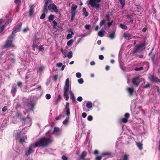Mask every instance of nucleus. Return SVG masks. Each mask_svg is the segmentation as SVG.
<instances>
[{"mask_svg": "<svg viewBox=\"0 0 160 160\" xmlns=\"http://www.w3.org/2000/svg\"><path fill=\"white\" fill-rule=\"evenodd\" d=\"M14 2L16 4H18L21 2V0H14Z\"/></svg>", "mask_w": 160, "mask_h": 160, "instance_id": "obj_55", "label": "nucleus"}, {"mask_svg": "<svg viewBox=\"0 0 160 160\" xmlns=\"http://www.w3.org/2000/svg\"><path fill=\"white\" fill-rule=\"evenodd\" d=\"M34 6L32 5L30 7V10L29 11V14L30 16H31L34 12Z\"/></svg>", "mask_w": 160, "mask_h": 160, "instance_id": "obj_26", "label": "nucleus"}, {"mask_svg": "<svg viewBox=\"0 0 160 160\" xmlns=\"http://www.w3.org/2000/svg\"><path fill=\"white\" fill-rule=\"evenodd\" d=\"M132 82L134 85L138 86L140 83L139 77H137L134 78L132 80Z\"/></svg>", "mask_w": 160, "mask_h": 160, "instance_id": "obj_11", "label": "nucleus"}, {"mask_svg": "<svg viewBox=\"0 0 160 160\" xmlns=\"http://www.w3.org/2000/svg\"><path fill=\"white\" fill-rule=\"evenodd\" d=\"M86 152L85 151H83L82 152L81 155L80 156V158L82 159H84L85 158V157L86 156Z\"/></svg>", "mask_w": 160, "mask_h": 160, "instance_id": "obj_25", "label": "nucleus"}, {"mask_svg": "<svg viewBox=\"0 0 160 160\" xmlns=\"http://www.w3.org/2000/svg\"><path fill=\"white\" fill-rule=\"evenodd\" d=\"M102 158L101 156H99L96 158V160H101Z\"/></svg>", "mask_w": 160, "mask_h": 160, "instance_id": "obj_64", "label": "nucleus"}, {"mask_svg": "<svg viewBox=\"0 0 160 160\" xmlns=\"http://www.w3.org/2000/svg\"><path fill=\"white\" fill-rule=\"evenodd\" d=\"M47 6H44V8L43 10V13H47L48 12V10L47 9Z\"/></svg>", "mask_w": 160, "mask_h": 160, "instance_id": "obj_37", "label": "nucleus"}, {"mask_svg": "<svg viewBox=\"0 0 160 160\" xmlns=\"http://www.w3.org/2000/svg\"><path fill=\"white\" fill-rule=\"evenodd\" d=\"M91 27V26L89 24H87L85 26V29L87 30H89L90 28Z\"/></svg>", "mask_w": 160, "mask_h": 160, "instance_id": "obj_49", "label": "nucleus"}, {"mask_svg": "<svg viewBox=\"0 0 160 160\" xmlns=\"http://www.w3.org/2000/svg\"><path fill=\"white\" fill-rule=\"evenodd\" d=\"M86 105L88 109H91L92 106V103L91 102H89L86 103Z\"/></svg>", "mask_w": 160, "mask_h": 160, "instance_id": "obj_24", "label": "nucleus"}, {"mask_svg": "<svg viewBox=\"0 0 160 160\" xmlns=\"http://www.w3.org/2000/svg\"><path fill=\"white\" fill-rule=\"evenodd\" d=\"M143 69V68L142 67H140L139 68H136L135 69V71H139L142 70Z\"/></svg>", "mask_w": 160, "mask_h": 160, "instance_id": "obj_53", "label": "nucleus"}, {"mask_svg": "<svg viewBox=\"0 0 160 160\" xmlns=\"http://www.w3.org/2000/svg\"><path fill=\"white\" fill-rule=\"evenodd\" d=\"M45 97L47 99H49L51 98V96L49 94H47L46 95Z\"/></svg>", "mask_w": 160, "mask_h": 160, "instance_id": "obj_46", "label": "nucleus"}, {"mask_svg": "<svg viewBox=\"0 0 160 160\" xmlns=\"http://www.w3.org/2000/svg\"><path fill=\"white\" fill-rule=\"evenodd\" d=\"M127 90L130 96H132L133 95V93L135 92L134 90V88L132 87H127Z\"/></svg>", "mask_w": 160, "mask_h": 160, "instance_id": "obj_16", "label": "nucleus"}, {"mask_svg": "<svg viewBox=\"0 0 160 160\" xmlns=\"http://www.w3.org/2000/svg\"><path fill=\"white\" fill-rule=\"evenodd\" d=\"M71 17L74 18L75 17V14L76 13L75 12H71Z\"/></svg>", "mask_w": 160, "mask_h": 160, "instance_id": "obj_63", "label": "nucleus"}, {"mask_svg": "<svg viewBox=\"0 0 160 160\" xmlns=\"http://www.w3.org/2000/svg\"><path fill=\"white\" fill-rule=\"evenodd\" d=\"M93 118L91 115H89L88 116L87 119L88 121H91L92 120Z\"/></svg>", "mask_w": 160, "mask_h": 160, "instance_id": "obj_43", "label": "nucleus"}, {"mask_svg": "<svg viewBox=\"0 0 160 160\" xmlns=\"http://www.w3.org/2000/svg\"><path fill=\"white\" fill-rule=\"evenodd\" d=\"M111 155V153L108 152H106L102 153L101 155L103 156H108Z\"/></svg>", "mask_w": 160, "mask_h": 160, "instance_id": "obj_35", "label": "nucleus"}, {"mask_svg": "<svg viewBox=\"0 0 160 160\" xmlns=\"http://www.w3.org/2000/svg\"><path fill=\"white\" fill-rule=\"evenodd\" d=\"M129 117L130 114L128 113H126L124 114V118L119 119V122L120 123H121L122 122L124 123L127 122L128 121V119Z\"/></svg>", "mask_w": 160, "mask_h": 160, "instance_id": "obj_8", "label": "nucleus"}, {"mask_svg": "<svg viewBox=\"0 0 160 160\" xmlns=\"http://www.w3.org/2000/svg\"><path fill=\"white\" fill-rule=\"evenodd\" d=\"M136 145L138 148L140 150H141L142 149V144L140 142H136Z\"/></svg>", "mask_w": 160, "mask_h": 160, "instance_id": "obj_30", "label": "nucleus"}, {"mask_svg": "<svg viewBox=\"0 0 160 160\" xmlns=\"http://www.w3.org/2000/svg\"><path fill=\"white\" fill-rule=\"evenodd\" d=\"M145 46V44L143 43L137 46H136L134 50L133 51V53H136L138 52H142L144 49V47Z\"/></svg>", "mask_w": 160, "mask_h": 160, "instance_id": "obj_6", "label": "nucleus"}, {"mask_svg": "<svg viewBox=\"0 0 160 160\" xmlns=\"http://www.w3.org/2000/svg\"><path fill=\"white\" fill-rule=\"evenodd\" d=\"M45 13H43L41 16L40 18L41 19H43L45 18Z\"/></svg>", "mask_w": 160, "mask_h": 160, "instance_id": "obj_54", "label": "nucleus"}, {"mask_svg": "<svg viewBox=\"0 0 160 160\" xmlns=\"http://www.w3.org/2000/svg\"><path fill=\"white\" fill-rule=\"evenodd\" d=\"M149 78L151 81L154 82H159L160 81L158 78L154 75H152L150 76Z\"/></svg>", "mask_w": 160, "mask_h": 160, "instance_id": "obj_17", "label": "nucleus"}, {"mask_svg": "<svg viewBox=\"0 0 160 160\" xmlns=\"http://www.w3.org/2000/svg\"><path fill=\"white\" fill-rule=\"evenodd\" d=\"M23 133V130L22 131H15L14 132V136L16 138H18L22 133Z\"/></svg>", "mask_w": 160, "mask_h": 160, "instance_id": "obj_14", "label": "nucleus"}, {"mask_svg": "<svg viewBox=\"0 0 160 160\" xmlns=\"http://www.w3.org/2000/svg\"><path fill=\"white\" fill-rule=\"evenodd\" d=\"M61 117H62L63 118H64V116L63 115H62L61 114H60L58 117H56L55 118V119L56 120H58Z\"/></svg>", "mask_w": 160, "mask_h": 160, "instance_id": "obj_47", "label": "nucleus"}, {"mask_svg": "<svg viewBox=\"0 0 160 160\" xmlns=\"http://www.w3.org/2000/svg\"><path fill=\"white\" fill-rule=\"evenodd\" d=\"M61 51L62 52V54H63V57L64 58H66L67 57V51L66 50H61Z\"/></svg>", "mask_w": 160, "mask_h": 160, "instance_id": "obj_31", "label": "nucleus"}, {"mask_svg": "<svg viewBox=\"0 0 160 160\" xmlns=\"http://www.w3.org/2000/svg\"><path fill=\"white\" fill-rule=\"evenodd\" d=\"M32 48L33 50H35V49H36L38 50V51H42L44 49L43 46H38L37 45L35 44H33L32 46Z\"/></svg>", "mask_w": 160, "mask_h": 160, "instance_id": "obj_12", "label": "nucleus"}, {"mask_svg": "<svg viewBox=\"0 0 160 160\" xmlns=\"http://www.w3.org/2000/svg\"><path fill=\"white\" fill-rule=\"evenodd\" d=\"M52 141V138L51 137L49 138H43L41 139L39 141L36 142L34 144H32L29 146L27 151L25 153V155L28 156L33 152L34 151L33 149V148H35L38 146H46Z\"/></svg>", "mask_w": 160, "mask_h": 160, "instance_id": "obj_1", "label": "nucleus"}, {"mask_svg": "<svg viewBox=\"0 0 160 160\" xmlns=\"http://www.w3.org/2000/svg\"><path fill=\"white\" fill-rule=\"evenodd\" d=\"M27 139V138L26 136L21 137L19 140L20 142L22 143L25 142Z\"/></svg>", "mask_w": 160, "mask_h": 160, "instance_id": "obj_28", "label": "nucleus"}, {"mask_svg": "<svg viewBox=\"0 0 160 160\" xmlns=\"http://www.w3.org/2000/svg\"><path fill=\"white\" fill-rule=\"evenodd\" d=\"M124 36L125 38L127 40H129L131 39V37L129 33L125 32L124 33Z\"/></svg>", "mask_w": 160, "mask_h": 160, "instance_id": "obj_22", "label": "nucleus"}, {"mask_svg": "<svg viewBox=\"0 0 160 160\" xmlns=\"http://www.w3.org/2000/svg\"><path fill=\"white\" fill-rule=\"evenodd\" d=\"M16 87V85L15 84L13 85L12 86L11 92L13 95H15L17 91Z\"/></svg>", "mask_w": 160, "mask_h": 160, "instance_id": "obj_19", "label": "nucleus"}, {"mask_svg": "<svg viewBox=\"0 0 160 160\" xmlns=\"http://www.w3.org/2000/svg\"><path fill=\"white\" fill-rule=\"evenodd\" d=\"M99 58L100 60H102L104 58V57L102 55H100L99 56Z\"/></svg>", "mask_w": 160, "mask_h": 160, "instance_id": "obj_61", "label": "nucleus"}, {"mask_svg": "<svg viewBox=\"0 0 160 160\" xmlns=\"http://www.w3.org/2000/svg\"><path fill=\"white\" fill-rule=\"evenodd\" d=\"M70 84L69 83V79H67L65 82V85L64 88V96L66 101L69 99V92L70 93V97L71 99L75 98L74 94L72 92L70 88Z\"/></svg>", "mask_w": 160, "mask_h": 160, "instance_id": "obj_2", "label": "nucleus"}, {"mask_svg": "<svg viewBox=\"0 0 160 160\" xmlns=\"http://www.w3.org/2000/svg\"><path fill=\"white\" fill-rule=\"evenodd\" d=\"M87 116V114L86 112H83L82 113V116L83 118H85Z\"/></svg>", "mask_w": 160, "mask_h": 160, "instance_id": "obj_51", "label": "nucleus"}, {"mask_svg": "<svg viewBox=\"0 0 160 160\" xmlns=\"http://www.w3.org/2000/svg\"><path fill=\"white\" fill-rule=\"evenodd\" d=\"M71 34L69 33L68 34L67 38L68 39H69L72 37V35L74 34V33L71 30Z\"/></svg>", "mask_w": 160, "mask_h": 160, "instance_id": "obj_29", "label": "nucleus"}, {"mask_svg": "<svg viewBox=\"0 0 160 160\" xmlns=\"http://www.w3.org/2000/svg\"><path fill=\"white\" fill-rule=\"evenodd\" d=\"M24 122L27 127H29L31 125V119L29 117L24 119Z\"/></svg>", "mask_w": 160, "mask_h": 160, "instance_id": "obj_13", "label": "nucleus"}, {"mask_svg": "<svg viewBox=\"0 0 160 160\" xmlns=\"http://www.w3.org/2000/svg\"><path fill=\"white\" fill-rule=\"evenodd\" d=\"M115 30H113V31L109 34L108 37L111 39H113L115 37Z\"/></svg>", "mask_w": 160, "mask_h": 160, "instance_id": "obj_20", "label": "nucleus"}, {"mask_svg": "<svg viewBox=\"0 0 160 160\" xmlns=\"http://www.w3.org/2000/svg\"><path fill=\"white\" fill-rule=\"evenodd\" d=\"M12 21V19H8L7 20V22H6L5 24H8L9 23H10Z\"/></svg>", "mask_w": 160, "mask_h": 160, "instance_id": "obj_60", "label": "nucleus"}, {"mask_svg": "<svg viewBox=\"0 0 160 160\" xmlns=\"http://www.w3.org/2000/svg\"><path fill=\"white\" fill-rule=\"evenodd\" d=\"M82 100V97L79 96L77 98V100L79 102H81Z\"/></svg>", "mask_w": 160, "mask_h": 160, "instance_id": "obj_50", "label": "nucleus"}, {"mask_svg": "<svg viewBox=\"0 0 160 160\" xmlns=\"http://www.w3.org/2000/svg\"><path fill=\"white\" fill-rule=\"evenodd\" d=\"M76 76L77 78H79L81 77V74L80 72H77L76 74Z\"/></svg>", "mask_w": 160, "mask_h": 160, "instance_id": "obj_44", "label": "nucleus"}, {"mask_svg": "<svg viewBox=\"0 0 160 160\" xmlns=\"http://www.w3.org/2000/svg\"><path fill=\"white\" fill-rule=\"evenodd\" d=\"M72 53L71 51L69 52L68 53V56H67L68 58L69 59H70L72 58Z\"/></svg>", "mask_w": 160, "mask_h": 160, "instance_id": "obj_38", "label": "nucleus"}, {"mask_svg": "<svg viewBox=\"0 0 160 160\" xmlns=\"http://www.w3.org/2000/svg\"><path fill=\"white\" fill-rule=\"evenodd\" d=\"M61 131L58 127H55L53 132V133L56 136L60 135L61 133Z\"/></svg>", "mask_w": 160, "mask_h": 160, "instance_id": "obj_10", "label": "nucleus"}, {"mask_svg": "<svg viewBox=\"0 0 160 160\" xmlns=\"http://www.w3.org/2000/svg\"><path fill=\"white\" fill-rule=\"evenodd\" d=\"M35 105V103L34 102H30L27 104V106L28 107V108L29 109L32 110L33 107Z\"/></svg>", "mask_w": 160, "mask_h": 160, "instance_id": "obj_18", "label": "nucleus"}, {"mask_svg": "<svg viewBox=\"0 0 160 160\" xmlns=\"http://www.w3.org/2000/svg\"><path fill=\"white\" fill-rule=\"evenodd\" d=\"M44 69H45L44 67L43 66H42L38 68V73L41 72L42 71H43L44 70Z\"/></svg>", "mask_w": 160, "mask_h": 160, "instance_id": "obj_33", "label": "nucleus"}, {"mask_svg": "<svg viewBox=\"0 0 160 160\" xmlns=\"http://www.w3.org/2000/svg\"><path fill=\"white\" fill-rule=\"evenodd\" d=\"M62 66V63L61 62H59L57 64V66L58 67H60Z\"/></svg>", "mask_w": 160, "mask_h": 160, "instance_id": "obj_57", "label": "nucleus"}, {"mask_svg": "<svg viewBox=\"0 0 160 160\" xmlns=\"http://www.w3.org/2000/svg\"><path fill=\"white\" fill-rule=\"evenodd\" d=\"M69 117H66L65 120L62 122L63 124L65 126L68 125L69 122Z\"/></svg>", "mask_w": 160, "mask_h": 160, "instance_id": "obj_23", "label": "nucleus"}, {"mask_svg": "<svg viewBox=\"0 0 160 160\" xmlns=\"http://www.w3.org/2000/svg\"><path fill=\"white\" fill-rule=\"evenodd\" d=\"M14 37V35H12L11 36L9 37L6 42L4 46V48L15 47V45L12 43V41Z\"/></svg>", "mask_w": 160, "mask_h": 160, "instance_id": "obj_4", "label": "nucleus"}, {"mask_svg": "<svg viewBox=\"0 0 160 160\" xmlns=\"http://www.w3.org/2000/svg\"><path fill=\"white\" fill-rule=\"evenodd\" d=\"M73 42V41L71 39L67 43V44L68 46H70L71 45Z\"/></svg>", "mask_w": 160, "mask_h": 160, "instance_id": "obj_40", "label": "nucleus"}, {"mask_svg": "<svg viewBox=\"0 0 160 160\" xmlns=\"http://www.w3.org/2000/svg\"><path fill=\"white\" fill-rule=\"evenodd\" d=\"M54 18V16L53 15L51 14L48 17V20L50 22H51V21L53 20Z\"/></svg>", "mask_w": 160, "mask_h": 160, "instance_id": "obj_34", "label": "nucleus"}, {"mask_svg": "<svg viewBox=\"0 0 160 160\" xmlns=\"http://www.w3.org/2000/svg\"><path fill=\"white\" fill-rule=\"evenodd\" d=\"M69 103L67 102L66 103L64 109L62 113L63 115L66 116L67 117H69L70 115V110L69 108Z\"/></svg>", "mask_w": 160, "mask_h": 160, "instance_id": "obj_5", "label": "nucleus"}, {"mask_svg": "<svg viewBox=\"0 0 160 160\" xmlns=\"http://www.w3.org/2000/svg\"><path fill=\"white\" fill-rule=\"evenodd\" d=\"M77 7H78L77 5L74 4H72L71 7V12L76 13V10Z\"/></svg>", "mask_w": 160, "mask_h": 160, "instance_id": "obj_21", "label": "nucleus"}, {"mask_svg": "<svg viewBox=\"0 0 160 160\" xmlns=\"http://www.w3.org/2000/svg\"><path fill=\"white\" fill-rule=\"evenodd\" d=\"M62 159L63 160H68V158L65 156L63 155L62 157Z\"/></svg>", "mask_w": 160, "mask_h": 160, "instance_id": "obj_59", "label": "nucleus"}, {"mask_svg": "<svg viewBox=\"0 0 160 160\" xmlns=\"http://www.w3.org/2000/svg\"><path fill=\"white\" fill-rule=\"evenodd\" d=\"M120 27L121 28L125 29H126L127 28V26L126 25H125L123 24H120Z\"/></svg>", "mask_w": 160, "mask_h": 160, "instance_id": "obj_36", "label": "nucleus"}, {"mask_svg": "<svg viewBox=\"0 0 160 160\" xmlns=\"http://www.w3.org/2000/svg\"><path fill=\"white\" fill-rule=\"evenodd\" d=\"M105 20L104 19L102 20L99 23V25L100 27L102 26L105 22Z\"/></svg>", "mask_w": 160, "mask_h": 160, "instance_id": "obj_39", "label": "nucleus"}, {"mask_svg": "<svg viewBox=\"0 0 160 160\" xmlns=\"http://www.w3.org/2000/svg\"><path fill=\"white\" fill-rule=\"evenodd\" d=\"M5 27V25L0 26V33L2 31Z\"/></svg>", "mask_w": 160, "mask_h": 160, "instance_id": "obj_45", "label": "nucleus"}, {"mask_svg": "<svg viewBox=\"0 0 160 160\" xmlns=\"http://www.w3.org/2000/svg\"><path fill=\"white\" fill-rule=\"evenodd\" d=\"M78 82L80 84H82L83 83L84 81L83 78H80L78 80Z\"/></svg>", "mask_w": 160, "mask_h": 160, "instance_id": "obj_41", "label": "nucleus"}, {"mask_svg": "<svg viewBox=\"0 0 160 160\" xmlns=\"http://www.w3.org/2000/svg\"><path fill=\"white\" fill-rule=\"evenodd\" d=\"M121 4L122 7L124 6L125 4V1L124 0H118Z\"/></svg>", "mask_w": 160, "mask_h": 160, "instance_id": "obj_42", "label": "nucleus"}, {"mask_svg": "<svg viewBox=\"0 0 160 160\" xmlns=\"http://www.w3.org/2000/svg\"><path fill=\"white\" fill-rule=\"evenodd\" d=\"M50 0H45V3L44 5L48 6V3L50 2Z\"/></svg>", "mask_w": 160, "mask_h": 160, "instance_id": "obj_48", "label": "nucleus"}, {"mask_svg": "<svg viewBox=\"0 0 160 160\" xmlns=\"http://www.w3.org/2000/svg\"><path fill=\"white\" fill-rule=\"evenodd\" d=\"M48 8L52 12H54L55 13H57L58 11L57 6L53 3L49 4L48 6Z\"/></svg>", "mask_w": 160, "mask_h": 160, "instance_id": "obj_7", "label": "nucleus"}, {"mask_svg": "<svg viewBox=\"0 0 160 160\" xmlns=\"http://www.w3.org/2000/svg\"><path fill=\"white\" fill-rule=\"evenodd\" d=\"M106 19L108 21H109V15L108 14H107L106 15Z\"/></svg>", "mask_w": 160, "mask_h": 160, "instance_id": "obj_62", "label": "nucleus"}, {"mask_svg": "<svg viewBox=\"0 0 160 160\" xmlns=\"http://www.w3.org/2000/svg\"><path fill=\"white\" fill-rule=\"evenodd\" d=\"M101 0H88L87 3L89 5H90L92 8L98 9L100 7L99 4Z\"/></svg>", "mask_w": 160, "mask_h": 160, "instance_id": "obj_3", "label": "nucleus"}, {"mask_svg": "<svg viewBox=\"0 0 160 160\" xmlns=\"http://www.w3.org/2000/svg\"><path fill=\"white\" fill-rule=\"evenodd\" d=\"M7 110V108L6 107L4 106V107L2 109V111L3 112H5Z\"/></svg>", "mask_w": 160, "mask_h": 160, "instance_id": "obj_56", "label": "nucleus"}, {"mask_svg": "<svg viewBox=\"0 0 160 160\" xmlns=\"http://www.w3.org/2000/svg\"><path fill=\"white\" fill-rule=\"evenodd\" d=\"M129 156L127 154L124 155L121 159V160H128Z\"/></svg>", "mask_w": 160, "mask_h": 160, "instance_id": "obj_32", "label": "nucleus"}, {"mask_svg": "<svg viewBox=\"0 0 160 160\" xmlns=\"http://www.w3.org/2000/svg\"><path fill=\"white\" fill-rule=\"evenodd\" d=\"M53 24L54 27L57 26V23L55 21H53Z\"/></svg>", "mask_w": 160, "mask_h": 160, "instance_id": "obj_58", "label": "nucleus"}, {"mask_svg": "<svg viewBox=\"0 0 160 160\" xmlns=\"http://www.w3.org/2000/svg\"><path fill=\"white\" fill-rule=\"evenodd\" d=\"M22 25V23L21 22H20L14 27V29L12 32V35H14V34L20 31Z\"/></svg>", "mask_w": 160, "mask_h": 160, "instance_id": "obj_9", "label": "nucleus"}, {"mask_svg": "<svg viewBox=\"0 0 160 160\" xmlns=\"http://www.w3.org/2000/svg\"><path fill=\"white\" fill-rule=\"evenodd\" d=\"M58 76L57 75L54 76L53 77L52 79L54 81H56L57 79Z\"/></svg>", "mask_w": 160, "mask_h": 160, "instance_id": "obj_52", "label": "nucleus"}, {"mask_svg": "<svg viewBox=\"0 0 160 160\" xmlns=\"http://www.w3.org/2000/svg\"><path fill=\"white\" fill-rule=\"evenodd\" d=\"M83 14L84 15L85 17H87L88 16V14L87 11L85 8H84L82 9Z\"/></svg>", "mask_w": 160, "mask_h": 160, "instance_id": "obj_27", "label": "nucleus"}, {"mask_svg": "<svg viewBox=\"0 0 160 160\" xmlns=\"http://www.w3.org/2000/svg\"><path fill=\"white\" fill-rule=\"evenodd\" d=\"M106 28L105 27H103L101 30L99 31L98 33V35L100 37H103L104 36Z\"/></svg>", "mask_w": 160, "mask_h": 160, "instance_id": "obj_15", "label": "nucleus"}]
</instances>
